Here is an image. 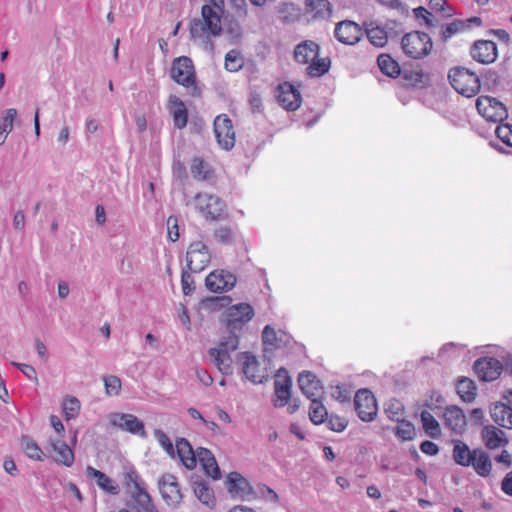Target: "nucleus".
<instances>
[{"mask_svg": "<svg viewBox=\"0 0 512 512\" xmlns=\"http://www.w3.org/2000/svg\"><path fill=\"white\" fill-rule=\"evenodd\" d=\"M202 6V19H193L189 25V32L193 40L202 39L205 49L213 51L214 44L210 36L218 37L222 34L221 16L224 12V0H205Z\"/></svg>", "mask_w": 512, "mask_h": 512, "instance_id": "f257e3e1", "label": "nucleus"}, {"mask_svg": "<svg viewBox=\"0 0 512 512\" xmlns=\"http://www.w3.org/2000/svg\"><path fill=\"white\" fill-rule=\"evenodd\" d=\"M123 484L129 496L127 505L135 512H158L145 481L132 465L123 468Z\"/></svg>", "mask_w": 512, "mask_h": 512, "instance_id": "f03ea898", "label": "nucleus"}, {"mask_svg": "<svg viewBox=\"0 0 512 512\" xmlns=\"http://www.w3.org/2000/svg\"><path fill=\"white\" fill-rule=\"evenodd\" d=\"M448 78L451 86L465 97H473L480 90V79L469 69L464 67H454L450 69Z\"/></svg>", "mask_w": 512, "mask_h": 512, "instance_id": "7ed1b4c3", "label": "nucleus"}, {"mask_svg": "<svg viewBox=\"0 0 512 512\" xmlns=\"http://www.w3.org/2000/svg\"><path fill=\"white\" fill-rule=\"evenodd\" d=\"M401 47L407 56L421 59L431 52L433 44L427 33L412 31L402 37Z\"/></svg>", "mask_w": 512, "mask_h": 512, "instance_id": "20e7f679", "label": "nucleus"}, {"mask_svg": "<svg viewBox=\"0 0 512 512\" xmlns=\"http://www.w3.org/2000/svg\"><path fill=\"white\" fill-rule=\"evenodd\" d=\"M171 78L187 89H191L193 96L198 95L195 69L189 57L181 56L174 59L171 67Z\"/></svg>", "mask_w": 512, "mask_h": 512, "instance_id": "39448f33", "label": "nucleus"}, {"mask_svg": "<svg viewBox=\"0 0 512 512\" xmlns=\"http://www.w3.org/2000/svg\"><path fill=\"white\" fill-rule=\"evenodd\" d=\"M197 210L206 220L216 221L225 214L226 204L218 196L208 193H198L194 197Z\"/></svg>", "mask_w": 512, "mask_h": 512, "instance_id": "423d86ee", "label": "nucleus"}, {"mask_svg": "<svg viewBox=\"0 0 512 512\" xmlns=\"http://www.w3.org/2000/svg\"><path fill=\"white\" fill-rule=\"evenodd\" d=\"M254 309L248 303H238L229 306L224 313L225 325L228 331H242L254 317Z\"/></svg>", "mask_w": 512, "mask_h": 512, "instance_id": "0eeeda50", "label": "nucleus"}, {"mask_svg": "<svg viewBox=\"0 0 512 512\" xmlns=\"http://www.w3.org/2000/svg\"><path fill=\"white\" fill-rule=\"evenodd\" d=\"M211 254L202 241L192 242L186 252V266L190 272H202L210 263Z\"/></svg>", "mask_w": 512, "mask_h": 512, "instance_id": "6e6552de", "label": "nucleus"}, {"mask_svg": "<svg viewBox=\"0 0 512 512\" xmlns=\"http://www.w3.org/2000/svg\"><path fill=\"white\" fill-rule=\"evenodd\" d=\"M476 108L483 118L494 123H501L508 116L505 105L493 97L480 96L476 101Z\"/></svg>", "mask_w": 512, "mask_h": 512, "instance_id": "1a4fd4ad", "label": "nucleus"}, {"mask_svg": "<svg viewBox=\"0 0 512 512\" xmlns=\"http://www.w3.org/2000/svg\"><path fill=\"white\" fill-rule=\"evenodd\" d=\"M214 134L219 146L231 150L236 142L235 130L231 119L226 114L218 115L213 123Z\"/></svg>", "mask_w": 512, "mask_h": 512, "instance_id": "9d476101", "label": "nucleus"}, {"mask_svg": "<svg viewBox=\"0 0 512 512\" xmlns=\"http://www.w3.org/2000/svg\"><path fill=\"white\" fill-rule=\"evenodd\" d=\"M354 406L358 417L364 422L375 419L378 411L376 399L368 389H360L354 398Z\"/></svg>", "mask_w": 512, "mask_h": 512, "instance_id": "9b49d317", "label": "nucleus"}, {"mask_svg": "<svg viewBox=\"0 0 512 512\" xmlns=\"http://www.w3.org/2000/svg\"><path fill=\"white\" fill-rule=\"evenodd\" d=\"M292 379L285 368H280L274 380V399L275 407H284L291 399Z\"/></svg>", "mask_w": 512, "mask_h": 512, "instance_id": "f8f14e48", "label": "nucleus"}, {"mask_svg": "<svg viewBox=\"0 0 512 512\" xmlns=\"http://www.w3.org/2000/svg\"><path fill=\"white\" fill-rule=\"evenodd\" d=\"M110 424L122 431L146 437L144 423L133 414L112 413L109 416Z\"/></svg>", "mask_w": 512, "mask_h": 512, "instance_id": "ddd939ff", "label": "nucleus"}, {"mask_svg": "<svg viewBox=\"0 0 512 512\" xmlns=\"http://www.w3.org/2000/svg\"><path fill=\"white\" fill-rule=\"evenodd\" d=\"M502 370V363L494 357H482L474 364L477 377L485 382L496 380L501 375Z\"/></svg>", "mask_w": 512, "mask_h": 512, "instance_id": "4468645a", "label": "nucleus"}, {"mask_svg": "<svg viewBox=\"0 0 512 512\" xmlns=\"http://www.w3.org/2000/svg\"><path fill=\"white\" fill-rule=\"evenodd\" d=\"M236 276L226 270H215L207 275L205 285L214 293L229 291L236 285Z\"/></svg>", "mask_w": 512, "mask_h": 512, "instance_id": "2eb2a0df", "label": "nucleus"}, {"mask_svg": "<svg viewBox=\"0 0 512 512\" xmlns=\"http://www.w3.org/2000/svg\"><path fill=\"white\" fill-rule=\"evenodd\" d=\"M158 484L160 494L167 505L178 506L182 500V494L176 477L172 474H165L160 478Z\"/></svg>", "mask_w": 512, "mask_h": 512, "instance_id": "dca6fc26", "label": "nucleus"}, {"mask_svg": "<svg viewBox=\"0 0 512 512\" xmlns=\"http://www.w3.org/2000/svg\"><path fill=\"white\" fill-rule=\"evenodd\" d=\"M363 35L360 26L350 20H344L336 24L334 29L335 38L342 44L355 45Z\"/></svg>", "mask_w": 512, "mask_h": 512, "instance_id": "f3484780", "label": "nucleus"}, {"mask_svg": "<svg viewBox=\"0 0 512 512\" xmlns=\"http://www.w3.org/2000/svg\"><path fill=\"white\" fill-rule=\"evenodd\" d=\"M276 98L278 103L289 111L298 109L302 101L300 92L289 82L278 85Z\"/></svg>", "mask_w": 512, "mask_h": 512, "instance_id": "a211bd4d", "label": "nucleus"}, {"mask_svg": "<svg viewBox=\"0 0 512 512\" xmlns=\"http://www.w3.org/2000/svg\"><path fill=\"white\" fill-rule=\"evenodd\" d=\"M239 360L242 365V373L247 380L254 384H259L267 378L266 374L260 370L259 362L253 354L243 352L241 353Z\"/></svg>", "mask_w": 512, "mask_h": 512, "instance_id": "6ab92c4d", "label": "nucleus"}, {"mask_svg": "<svg viewBox=\"0 0 512 512\" xmlns=\"http://www.w3.org/2000/svg\"><path fill=\"white\" fill-rule=\"evenodd\" d=\"M470 54L477 62L490 64L493 63L498 56L497 46L491 40H478L474 42Z\"/></svg>", "mask_w": 512, "mask_h": 512, "instance_id": "aec40b11", "label": "nucleus"}, {"mask_svg": "<svg viewBox=\"0 0 512 512\" xmlns=\"http://www.w3.org/2000/svg\"><path fill=\"white\" fill-rule=\"evenodd\" d=\"M298 385L302 393L310 400L311 398H321L323 395V386L312 372L303 371L300 373Z\"/></svg>", "mask_w": 512, "mask_h": 512, "instance_id": "412c9836", "label": "nucleus"}, {"mask_svg": "<svg viewBox=\"0 0 512 512\" xmlns=\"http://www.w3.org/2000/svg\"><path fill=\"white\" fill-rule=\"evenodd\" d=\"M226 488L233 497L246 499L252 494L248 480L238 472H231L226 480Z\"/></svg>", "mask_w": 512, "mask_h": 512, "instance_id": "4be33fe9", "label": "nucleus"}, {"mask_svg": "<svg viewBox=\"0 0 512 512\" xmlns=\"http://www.w3.org/2000/svg\"><path fill=\"white\" fill-rule=\"evenodd\" d=\"M175 455L187 469H193L197 465V451L195 452L190 442L185 438H178L175 444Z\"/></svg>", "mask_w": 512, "mask_h": 512, "instance_id": "5701e85b", "label": "nucleus"}, {"mask_svg": "<svg viewBox=\"0 0 512 512\" xmlns=\"http://www.w3.org/2000/svg\"><path fill=\"white\" fill-rule=\"evenodd\" d=\"M50 447L54 452L53 459L57 464L71 467L74 463L75 457L72 449L62 440H50Z\"/></svg>", "mask_w": 512, "mask_h": 512, "instance_id": "b1692460", "label": "nucleus"}, {"mask_svg": "<svg viewBox=\"0 0 512 512\" xmlns=\"http://www.w3.org/2000/svg\"><path fill=\"white\" fill-rule=\"evenodd\" d=\"M319 45L311 40L299 43L294 49V59L299 64H308L319 54Z\"/></svg>", "mask_w": 512, "mask_h": 512, "instance_id": "393cba45", "label": "nucleus"}, {"mask_svg": "<svg viewBox=\"0 0 512 512\" xmlns=\"http://www.w3.org/2000/svg\"><path fill=\"white\" fill-rule=\"evenodd\" d=\"M88 477L94 478L98 487L105 493L110 495H117L120 492L119 485L104 472L97 470L91 466L86 469Z\"/></svg>", "mask_w": 512, "mask_h": 512, "instance_id": "a878e982", "label": "nucleus"}, {"mask_svg": "<svg viewBox=\"0 0 512 512\" xmlns=\"http://www.w3.org/2000/svg\"><path fill=\"white\" fill-rule=\"evenodd\" d=\"M201 464L205 473L214 480L221 478L220 468L212 452L206 448L197 449V462Z\"/></svg>", "mask_w": 512, "mask_h": 512, "instance_id": "bb28decb", "label": "nucleus"}, {"mask_svg": "<svg viewBox=\"0 0 512 512\" xmlns=\"http://www.w3.org/2000/svg\"><path fill=\"white\" fill-rule=\"evenodd\" d=\"M262 339L265 346L270 349H278L288 345L290 337L284 331H276L270 325H266L262 332Z\"/></svg>", "mask_w": 512, "mask_h": 512, "instance_id": "cd10ccee", "label": "nucleus"}, {"mask_svg": "<svg viewBox=\"0 0 512 512\" xmlns=\"http://www.w3.org/2000/svg\"><path fill=\"white\" fill-rule=\"evenodd\" d=\"M169 111L173 116L174 126L183 129L188 122V111L184 102L177 96L169 97Z\"/></svg>", "mask_w": 512, "mask_h": 512, "instance_id": "c85d7f7f", "label": "nucleus"}, {"mask_svg": "<svg viewBox=\"0 0 512 512\" xmlns=\"http://www.w3.org/2000/svg\"><path fill=\"white\" fill-rule=\"evenodd\" d=\"M452 458L457 465L469 467L473 464L474 449L471 450L470 447L461 440H454Z\"/></svg>", "mask_w": 512, "mask_h": 512, "instance_id": "c756f323", "label": "nucleus"}, {"mask_svg": "<svg viewBox=\"0 0 512 512\" xmlns=\"http://www.w3.org/2000/svg\"><path fill=\"white\" fill-rule=\"evenodd\" d=\"M445 424L454 432L461 433L466 426V417L457 406L447 407L444 412Z\"/></svg>", "mask_w": 512, "mask_h": 512, "instance_id": "7c9ffc66", "label": "nucleus"}, {"mask_svg": "<svg viewBox=\"0 0 512 512\" xmlns=\"http://www.w3.org/2000/svg\"><path fill=\"white\" fill-rule=\"evenodd\" d=\"M492 420L499 426L512 429V407L505 403H496L490 410Z\"/></svg>", "mask_w": 512, "mask_h": 512, "instance_id": "2f4dec72", "label": "nucleus"}, {"mask_svg": "<svg viewBox=\"0 0 512 512\" xmlns=\"http://www.w3.org/2000/svg\"><path fill=\"white\" fill-rule=\"evenodd\" d=\"M208 354L218 368V370L224 375L232 374V358L230 353L225 350L218 348H210Z\"/></svg>", "mask_w": 512, "mask_h": 512, "instance_id": "473e14b6", "label": "nucleus"}, {"mask_svg": "<svg viewBox=\"0 0 512 512\" xmlns=\"http://www.w3.org/2000/svg\"><path fill=\"white\" fill-rule=\"evenodd\" d=\"M475 472L482 477L490 475L492 470V462L487 452L483 449H474L473 464H471Z\"/></svg>", "mask_w": 512, "mask_h": 512, "instance_id": "72a5a7b5", "label": "nucleus"}, {"mask_svg": "<svg viewBox=\"0 0 512 512\" xmlns=\"http://www.w3.org/2000/svg\"><path fill=\"white\" fill-rule=\"evenodd\" d=\"M504 436V432L494 426H487L482 432L484 443L488 449H496L505 445L507 440Z\"/></svg>", "mask_w": 512, "mask_h": 512, "instance_id": "f704fd0d", "label": "nucleus"}, {"mask_svg": "<svg viewBox=\"0 0 512 512\" xmlns=\"http://www.w3.org/2000/svg\"><path fill=\"white\" fill-rule=\"evenodd\" d=\"M307 9L313 13L314 18L326 19L331 13V4L328 0H306Z\"/></svg>", "mask_w": 512, "mask_h": 512, "instance_id": "c9c22d12", "label": "nucleus"}, {"mask_svg": "<svg viewBox=\"0 0 512 512\" xmlns=\"http://www.w3.org/2000/svg\"><path fill=\"white\" fill-rule=\"evenodd\" d=\"M328 417L326 407L320 398H311L309 407V418L315 425H320L325 422Z\"/></svg>", "mask_w": 512, "mask_h": 512, "instance_id": "e433bc0d", "label": "nucleus"}, {"mask_svg": "<svg viewBox=\"0 0 512 512\" xmlns=\"http://www.w3.org/2000/svg\"><path fill=\"white\" fill-rule=\"evenodd\" d=\"M456 391L465 402H472L476 397V385L469 378H461L456 383Z\"/></svg>", "mask_w": 512, "mask_h": 512, "instance_id": "4c0bfd02", "label": "nucleus"}, {"mask_svg": "<svg viewBox=\"0 0 512 512\" xmlns=\"http://www.w3.org/2000/svg\"><path fill=\"white\" fill-rule=\"evenodd\" d=\"M193 490L195 496L201 503L207 506H212L214 504V492L206 482L194 481Z\"/></svg>", "mask_w": 512, "mask_h": 512, "instance_id": "58836bf2", "label": "nucleus"}, {"mask_svg": "<svg viewBox=\"0 0 512 512\" xmlns=\"http://www.w3.org/2000/svg\"><path fill=\"white\" fill-rule=\"evenodd\" d=\"M377 63L381 72L389 77L395 78L400 74L399 64L387 54H381Z\"/></svg>", "mask_w": 512, "mask_h": 512, "instance_id": "ea45409f", "label": "nucleus"}, {"mask_svg": "<svg viewBox=\"0 0 512 512\" xmlns=\"http://www.w3.org/2000/svg\"><path fill=\"white\" fill-rule=\"evenodd\" d=\"M191 174L197 180H208L211 177V169L207 162L199 157H195L191 161Z\"/></svg>", "mask_w": 512, "mask_h": 512, "instance_id": "a19ab883", "label": "nucleus"}, {"mask_svg": "<svg viewBox=\"0 0 512 512\" xmlns=\"http://www.w3.org/2000/svg\"><path fill=\"white\" fill-rule=\"evenodd\" d=\"M21 447L30 459L36 461H42L44 459V452L29 436H23L21 438Z\"/></svg>", "mask_w": 512, "mask_h": 512, "instance_id": "79ce46f5", "label": "nucleus"}, {"mask_svg": "<svg viewBox=\"0 0 512 512\" xmlns=\"http://www.w3.org/2000/svg\"><path fill=\"white\" fill-rule=\"evenodd\" d=\"M367 38L376 47H383L387 43L388 35L384 28L372 26V23L365 29Z\"/></svg>", "mask_w": 512, "mask_h": 512, "instance_id": "37998d69", "label": "nucleus"}, {"mask_svg": "<svg viewBox=\"0 0 512 512\" xmlns=\"http://www.w3.org/2000/svg\"><path fill=\"white\" fill-rule=\"evenodd\" d=\"M421 422L423 429L431 438H437L441 434L440 426L434 416L428 411L421 412Z\"/></svg>", "mask_w": 512, "mask_h": 512, "instance_id": "c03bdc74", "label": "nucleus"}, {"mask_svg": "<svg viewBox=\"0 0 512 512\" xmlns=\"http://www.w3.org/2000/svg\"><path fill=\"white\" fill-rule=\"evenodd\" d=\"M384 412L389 420L400 422L403 419L404 405L397 399H390L385 404Z\"/></svg>", "mask_w": 512, "mask_h": 512, "instance_id": "a18cd8bd", "label": "nucleus"}, {"mask_svg": "<svg viewBox=\"0 0 512 512\" xmlns=\"http://www.w3.org/2000/svg\"><path fill=\"white\" fill-rule=\"evenodd\" d=\"M398 426L394 429L395 436L401 441H411L415 437V427L410 421L404 419L397 422Z\"/></svg>", "mask_w": 512, "mask_h": 512, "instance_id": "49530a36", "label": "nucleus"}, {"mask_svg": "<svg viewBox=\"0 0 512 512\" xmlns=\"http://www.w3.org/2000/svg\"><path fill=\"white\" fill-rule=\"evenodd\" d=\"M330 60L328 58H316L310 62L307 67V74L312 77H319L328 72Z\"/></svg>", "mask_w": 512, "mask_h": 512, "instance_id": "de8ad7c7", "label": "nucleus"}, {"mask_svg": "<svg viewBox=\"0 0 512 512\" xmlns=\"http://www.w3.org/2000/svg\"><path fill=\"white\" fill-rule=\"evenodd\" d=\"M244 65L243 57L237 50H230L225 56V68L230 72L239 71Z\"/></svg>", "mask_w": 512, "mask_h": 512, "instance_id": "09e8293b", "label": "nucleus"}, {"mask_svg": "<svg viewBox=\"0 0 512 512\" xmlns=\"http://www.w3.org/2000/svg\"><path fill=\"white\" fill-rule=\"evenodd\" d=\"M229 334L226 337H223L219 343L218 349H222L231 353L238 349L239 346V335L240 331H228Z\"/></svg>", "mask_w": 512, "mask_h": 512, "instance_id": "8fccbe9b", "label": "nucleus"}, {"mask_svg": "<svg viewBox=\"0 0 512 512\" xmlns=\"http://www.w3.org/2000/svg\"><path fill=\"white\" fill-rule=\"evenodd\" d=\"M153 434L159 445L164 449V451L172 458H175V449L172 441L167 436V434L161 429H155Z\"/></svg>", "mask_w": 512, "mask_h": 512, "instance_id": "3c124183", "label": "nucleus"}, {"mask_svg": "<svg viewBox=\"0 0 512 512\" xmlns=\"http://www.w3.org/2000/svg\"><path fill=\"white\" fill-rule=\"evenodd\" d=\"M63 411L68 420L75 418L80 411V401L76 397H67L63 402Z\"/></svg>", "mask_w": 512, "mask_h": 512, "instance_id": "603ef678", "label": "nucleus"}, {"mask_svg": "<svg viewBox=\"0 0 512 512\" xmlns=\"http://www.w3.org/2000/svg\"><path fill=\"white\" fill-rule=\"evenodd\" d=\"M464 28H466L465 22L460 20H454L453 22L442 27L441 38L443 41H447L452 36L462 31Z\"/></svg>", "mask_w": 512, "mask_h": 512, "instance_id": "864d4df0", "label": "nucleus"}, {"mask_svg": "<svg viewBox=\"0 0 512 512\" xmlns=\"http://www.w3.org/2000/svg\"><path fill=\"white\" fill-rule=\"evenodd\" d=\"M17 116V110L15 108H9L4 111V115L1 117L0 131L9 134L13 130V122Z\"/></svg>", "mask_w": 512, "mask_h": 512, "instance_id": "5fc2aeb1", "label": "nucleus"}, {"mask_svg": "<svg viewBox=\"0 0 512 512\" xmlns=\"http://www.w3.org/2000/svg\"><path fill=\"white\" fill-rule=\"evenodd\" d=\"M214 238L221 244L230 245L234 241V233L229 226H220L214 231Z\"/></svg>", "mask_w": 512, "mask_h": 512, "instance_id": "6e6d98bb", "label": "nucleus"}, {"mask_svg": "<svg viewBox=\"0 0 512 512\" xmlns=\"http://www.w3.org/2000/svg\"><path fill=\"white\" fill-rule=\"evenodd\" d=\"M327 427L334 432H342L348 426V420L345 417L331 414L325 420Z\"/></svg>", "mask_w": 512, "mask_h": 512, "instance_id": "4d7b16f0", "label": "nucleus"}, {"mask_svg": "<svg viewBox=\"0 0 512 512\" xmlns=\"http://www.w3.org/2000/svg\"><path fill=\"white\" fill-rule=\"evenodd\" d=\"M106 394L109 396H116L121 391V380L114 375L106 376L103 378Z\"/></svg>", "mask_w": 512, "mask_h": 512, "instance_id": "13d9d810", "label": "nucleus"}, {"mask_svg": "<svg viewBox=\"0 0 512 512\" xmlns=\"http://www.w3.org/2000/svg\"><path fill=\"white\" fill-rule=\"evenodd\" d=\"M495 134L504 144L512 147V125L499 124L495 129Z\"/></svg>", "mask_w": 512, "mask_h": 512, "instance_id": "bf43d9fd", "label": "nucleus"}, {"mask_svg": "<svg viewBox=\"0 0 512 512\" xmlns=\"http://www.w3.org/2000/svg\"><path fill=\"white\" fill-rule=\"evenodd\" d=\"M191 273L189 270H183L181 274L182 292L185 296L191 295L195 290L194 279Z\"/></svg>", "mask_w": 512, "mask_h": 512, "instance_id": "052dcab7", "label": "nucleus"}, {"mask_svg": "<svg viewBox=\"0 0 512 512\" xmlns=\"http://www.w3.org/2000/svg\"><path fill=\"white\" fill-rule=\"evenodd\" d=\"M168 238L175 242L179 239V226L178 219L175 216H170L167 219Z\"/></svg>", "mask_w": 512, "mask_h": 512, "instance_id": "680f3d73", "label": "nucleus"}, {"mask_svg": "<svg viewBox=\"0 0 512 512\" xmlns=\"http://www.w3.org/2000/svg\"><path fill=\"white\" fill-rule=\"evenodd\" d=\"M279 13L283 15L285 21H288L297 17L298 9L292 3H283L279 7Z\"/></svg>", "mask_w": 512, "mask_h": 512, "instance_id": "e2e57ef3", "label": "nucleus"}, {"mask_svg": "<svg viewBox=\"0 0 512 512\" xmlns=\"http://www.w3.org/2000/svg\"><path fill=\"white\" fill-rule=\"evenodd\" d=\"M413 12L414 16L417 19H423L428 27H435V24L432 22V14L426 8L420 6L415 8Z\"/></svg>", "mask_w": 512, "mask_h": 512, "instance_id": "0e129e2a", "label": "nucleus"}, {"mask_svg": "<svg viewBox=\"0 0 512 512\" xmlns=\"http://www.w3.org/2000/svg\"><path fill=\"white\" fill-rule=\"evenodd\" d=\"M230 302H231V298L228 296H215V297H209V298L204 299L202 301V304L204 306L215 304L216 306L222 308V307H225L226 305H228Z\"/></svg>", "mask_w": 512, "mask_h": 512, "instance_id": "69168bd1", "label": "nucleus"}, {"mask_svg": "<svg viewBox=\"0 0 512 512\" xmlns=\"http://www.w3.org/2000/svg\"><path fill=\"white\" fill-rule=\"evenodd\" d=\"M420 450L424 454H427L429 456H434L439 452L438 446L434 442L429 441V440L423 441L420 444Z\"/></svg>", "mask_w": 512, "mask_h": 512, "instance_id": "338daca9", "label": "nucleus"}, {"mask_svg": "<svg viewBox=\"0 0 512 512\" xmlns=\"http://www.w3.org/2000/svg\"><path fill=\"white\" fill-rule=\"evenodd\" d=\"M501 488L505 494L512 496V470L502 480Z\"/></svg>", "mask_w": 512, "mask_h": 512, "instance_id": "774afa93", "label": "nucleus"}]
</instances>
